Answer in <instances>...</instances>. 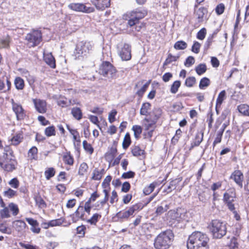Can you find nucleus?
<instances>
[{"mask_svg":"<svg viewBox=\"0 0 249 249\" xmlns=\"http://www.w3.org/2000/svg\"><path fill=\"white\" fill-rule=\"evenodd\" d=\"M169 209V205L167 204H164V202H162L161 206H159L157 207L156 213L157 215H161L167 211Z\"/></svg>","mask_w":249,"mask_h":249,"instance_id":"obj_30","label":"nucleus"},{"mask_svg":"<svg viewBox=\"0 0 249 249\" xmlns=\"http://www.w3.org/2000/svg\"><path fill=\"white\" fill-rule=\"evenodd\" d=\"M11 103L12 109L16 115L17 120H23L25 116V113L21 105L15 103L13 99H11Z\"/></svg>","mask_w":249,"mask_h":249,"instance_id":"obj_11","label":"nucleus"},{"mask_svg":"<svg viewBox=\"0 0 249 249\" xmlns=\"http://www.w3.org/2000/svg\"><path fill=\"white\" fill-rule=\"evenodd\" d=\"M144 207L142 203H138L130 207L128 209L124 212L120 211L116 214V216L120 219H127L130 216L140 211Z\"/></svg>","mask_w":249,"mask_h":249,"instance_id":"obj_7","label":"nucleus"},{"mask_svg":"<svg viewBox=\"0 0 249 249\" xmlns=\"http://www.w3.org/2000/svg\"><path fill=\"white\" fill-rule=\"evenodd\" d=\"M201 44L197 41H195L192 47V51L195 53H198L199 52Z\"/></svg>","mask_w":249,"mask_h":249,"instance_id":"obj_61","label":"nucleus"},{"mask_svg":"<svg viewBox=\"0 0 249 249\" xmlns=\"http://www.w3.org/2000/svg\"><path fill=\"white\" fill-rule=\"evenodd\" d=\"M71 113L73 117L77 120H80L82 118L83 114L79 107H73L71 109Z\"/></svg>","mask_w":249,"mask_h":249,"instance_id":"obj_27","label":"nucleus"},{"mask_svg":"<svg viewBox=\"0 0 249 249\" xmlns=\"http://www.w3.org/2000/svg\"><path fill=\"white\" fill-rule=\"evenodd\" d=\"M203 138V133H198L196 134L195 140L193 142V146H197L202 142Z\"/></svg>","mask_w":249,"mask_h":249,"instance_id":"obj_45","label":"nucleus"},{"mask_svg":"<svg viewBox=\"0 0 249 249\" xmlns=\"http://www.w3.org/2000/svg\"><path fill=\"white\" fill-rule=\"evenodd\" d=\"M210 84L209 79L207 77H203L200 80L199 87L200 89H204L205 88L208 87Z\"/></svg>","mask_w":249,"mask_h":249,"instance_id":"obj_44","label":"nucleus"},{"mask_svg":"<svg viewBox=\"0 0 249 249\" xmlns=\"http://www.w3.org/2000/svg\"><path fill=\"white\" fill-rule=\"evenodd\" d=\"M196 82V78L194 76H190L186 78L185 82V85L188 87H192Z\"/></svg>","mask_w":249,"mask_h":249,"instance_id":"obj_51","label":"nucleus"},{"mask_svg":"<svg viewBox=\"0 0 249 249\" xmlns=\"http://www.w3.org/2000/svg\"><path fill=\"white\" fill-rule=\"evenodd\" d=\"M117 111L115 109H112L108 114V121L110 123H112L115 121V116Z\"/></svg>","mask_w":249,"mask_h":249,"instance_id":"obj_56","label":"nucleus"},{"mask_svg":"<svg viewBox=\"0 0 249 249\" xmlns=\"http://www.w3.org/2000/svg\"><path fill=\"white\" fill-rule=\"evenodd\" d=\"M45 134L48 137L54 136L55 135V130L54 126H50L46 128Z\"/></svg>","mask_w":249,"mask_h":249,"instance_id":"obj_48","label":"nucleus"},{"mask_svg":"<svg viewBox=\"0 0 249 249\" xmlns=\"http://www.w3.org/2000/svg\"><path fill=\"white\" fill-rule=\"evenodd\" d=\"M131 143L130 136L128 133H127L124 138L123 142V147L124 149H127Z\"/></svg>","mask_w":249,"mask_h":249,"instance_id":"obj_39","label":"nucleus"},{"mask_svg":"<svg viewBox=\"0 0 249 249\" xmlns=\"http://www.w3.org/2000/svg\"><path fill=\"white\" fill-rule=\"evenodd\" d=\"M226 98V93L225 90L221 91L218 94L216 102V110L217 111V108L220 107L223 101Z\"/></svg>","mask_w":249,"mask_h":249,"instance_id":"obj_23","label":"nucleus"},{"mask_svg":"<svg viewBox=\"0 0 249 249\" xmlns=\"http://www.w3.org/2000/svg\"><path fill=\"white\" fill-rule=\"evenodd\" d=\"M120 56L123 60L127 61L131 59V48L129 45L124 44L119 52Z\"/></svg>","mask_w":249,"mask_h":249,"instance_id":"obj_15","label":"nucleus"},{"mask_svg":"<svg viewBox=\"0 0 249 249\" xmlns=\"http://www.w3.org/2000/svg\"><path fill=\"white\" fill-rule=\"evenodd\" d=\"M132 153L133 156L138 157L143 155L144 150L141 149L139 146H134L132 147Z\"/></svg>","mask_w":249,"mask_h":249,"instance_id":"obj_38","label":"nucleus"},{"mask_svg":"<svg viewBox=\"0 0 249 249\" xmlns=\"http://www.w3.org/2000/svg\"><path fill=\"white\" fill-rule=\"evenodd\" d=\"M14 84L16 88L18 90L23 89L25 86L23 79L20 77H16L14 80Z\"/></svg>","mask_w":249,"mask_h":249,"instance_id":"obj_28","label":"nucleus"},{"mask_svg":"<svg viewBox=\"0 0 249 249\" xmlns=\"http://www.w3.org/2000/svg\"><path fill=\"white\" fill-rule=\"evenodd\" d=\"M16 164V161L12 158L10 159L9 162L6 164H4L0 161V167L4 170L8 172H11L13 170L15 169Z\"/></svg>","mask_w":249,"mask_h":249,"instance_id":"obj_20","label":"nucleus"},{"mask_svg":"<svg viewBox=\"0 0 249 249\" xmlns=\"http://www.w3.org/2000/svg\"><path fill=\"white\" fill-rule=\"evenodd\" d=\"M63 160L64 162L67 164L72 165L73 164V159L71 155L70 152L67 153L63 155Z\"/></svg>","mask_w":249,"mask_h":249,"instance_id":"obj_34","label":"nucleus"},{"mask_svg":"<svg viewBox=\"0 0 249 249\" xmlns=\"http://www.w3.org/2000/svg\"><path fill=\"white\" fill-rule=\"evenodd\" d=\"M101 214L95 213L92 216V217L90 219L87 220V222L90 224L91 225H96L97 222L101 218Z\"/></svg>","mask_w":249,"mask_h":249,"instance_id":"obj_32","label":"nucleus"},{"mask_svg":"<svg viewBox=\"0 0 249 249\" xmlns=\"http://www.w3.org/2000/svg\"><path fill=\"white\" fill-rule=\"evenodd\" d=\"M132 130L134 131V134L135 138L138 139L142 132V128L141 126L138 125H133L132 127Z\"/></svg>","mask_w":249,"mask_h":249,"instance_id":"obj_46","label":"nucleus"},{"mask_svg":"<svg viewBox=\"0 0 249 249\" xmlns=\"http://www.w3.org/2000/svg\"><path fill=\"white\" fill-rule=\"evenodd\" d=\"M206 35V30L203 28L201 29L197 34V38L200 40H203L205 38Z\"/></svg>","mask_w":249,"mask_h":249,"instance_id":"obj_59","label":"nucleus"},{"mask_svg":"<svg viewBox=\"0 0 249 249\" xmlns=\"http://www.w3.org/2000/svg\"><path fill=\"white\" fill-rule=\"evenodd\" d=\"M143 127L145 131H147V133L145 134L146 136L148 138H151L152 136L153 132L155 130L157 123L153 122L152 121H144Z\"/></svg>","mask_w":249,"mask_h":249,"instance_id":"obj_19","label":"nucleus"},{"mask_svg":"<svg viewBox=\"0 0 249 249\" xmlns=\"http://www.w3.org/2000/svg\"><path fill=\"white\" fill-rule=\"evenodd\" d=\"M147 15V11L143 8H136L128 11L123 15V18L127 20V24L132 27L139 22Z\"/></svg>","mask_w":249,"mask_h":249,"instance_id":"obj_3","label":"nucleus"},{"mask_svg":"<svg viewBox=\"0 0 249 249\" xmlns=\"http://www.w3.org/2000/svg\"><path fill=\"white\" fill-rule=\"evenodd\" d=\"M221 185H222L221 182L218 181V182L213 183V185L211 186V188L212 190L213 191V196L214 198H215V196L216 194L215 193V191L216 190L219 189L221 187Z\"/></svg>","mask_w":249,"mask_h":249,"instance_id":"obj_58","label":"nucleus"},{"mask_svg":"<svg viewBox=\"0 0 249 249\" xmlns=\"http://www.w3.org/2000/svg\"><path fill=\"white\" fill-rule=\"evenodd\" d=\"M174 234L171 230H166L160 233L155 238L154 247L156 249H167L172 244Z\"/></svg>","mask_w":249,"mask_h":249,"instance_id":"obj_2","label":"nucleus"},{"mask_svg":"<svg viewBox=\"0 0 249 249\" xmlns=\"http://www.w3.org/2000/svg\"><path fill=\"white\" fill-rule=\"evenodd\" d=\"M37 148L36 146H33L28 151V156L31 160H37Z\"/></svg>","mask_w":249,"mask_h":249,"instance_id":"obj_29","label":"nucleus"},{"mask_svg":"<svg viewBox=\"0 0 249 249\" xmlns=\"http://www.w3.org/2000/svg\"><path fill=\"white\" fill-rule=\"evenodd\" d=\"M83 147L85 151L91 154L93 152V148L90 144L88 143L86 141H84L83 142Z\"/></svg>","mask_w":249,"mask_h":249,"instance_id":"obj_52","label":"nucleus"},{"mask_svg":"<svg viewBox=\"0 0 249 249\" xmlns=\"http://www.w3.org/2000/svg\"><path fill=\"white\" fill-rule=\"evenodd\" d=\"M68 7L77 12L90 13L94 11V8L91 7H87L84 4L81 3H72L68 5Z\"/></svg>","mask_w":249,"mask_h":249,"instance_id":"obj_9","label":"nucleus"},{"mask_svg":"<svg viewBox=\"0 0 249 249\" xmlns=\"http://www.w3.org/2000/svg\"><path fill=\"white\" fill-rule=\"evenodd\" d=\"M43 57L45 62L52 68H55V60L51 53H43Z\"/></svg>","mask_w":249,"mask_h":249,"instance_id":"obj_21","label":"nucleus"},{"mask_svg":"<svg viewBox=\"0 0 249 249\" xmlns=\"http://www.w3.org/2000/svg\"><path fill=\"white\" fill-rule=\"evenodd\" d=\"M23 74L25 75V77L27 78V80L29 84L32 87L36 81V78L34 76L30 75L29 74L27 71L23 72Z\"/></svg>","mask_w":249,"mask_h":249,"instance_id":"obj_49","label":"nucleus"},{"mask_svg":"<svg viewBox=\"0 0 249 249\" xmlns=\"http://www.w3.org/2000/svg\"><path fill=\"white\" fill-rule=\"evenodd\" d=\"M19 181L17 178H13L9 182V184L14 188H18L19 186Z\"/></svg>","mask_w":249,"mask_h":249,"instance_id":"obj_64","label":"nucleus"},{"mask_svg":"<svg viewBox=\"0 0 249 249\" xmlns=\"http://www.w3.org/2000/svg\"><path fill=\"white\" fill-rule=\"evenodd\" d=\"M33 103L36 111L40 113H45L46 112L47 103L45 100L40 99H34L33 100Z\"/></svg>","mask_w":249,"mask_h":249,"instance_id":"obj_14","label":"nucleus"},{"mask_svg":"<svg viewBox=\"0 0 249 249\" xmlns=\"http://www.w3.org/2000/svg\"><path fill=\"white\" fill-rule=\"evenodd\" d=\"M55 173V170L53 167L49 168L44 172L45 178L47 180H49L51 178L53 177Z\"/></svg>","mask_w":249,"mask_h":249,"instance_id":"obj_42","label":"nucleus"},{"mask_svg":"<svg viewBox=\"0 0 249 249\" xmlns=\"http://www.w3.org/2000/svg\"><path fill=\"white\" fill-rule=\"evenodd\" d=\"M104 172L105 170L104 169L99 170L97 168H95L93 171L91 179L94 180H100L102 178Z\"/></svg>","mask_w":249,"mask_h":249,"instance_id":"obj_25","label":"nucleus"},{"mask_svg":"<svg viewBox=\"0 0 249 249\" xmlns=\"http://www.w3.org/2000/svg\"><path fill=\"white\" fill-rule=\"evenodd\" d=\"M209 238L205 233L195 231L188 238V249H208Z\"/></svg>","mask_w":249,"mask_h":249,"instance_id":"obj_1","label":"nucleus"},{"mask_svg":"<svg viewBox=\"0 0 249 249\" xmlns=\"http://www.w3.org/2000/svg\"><path fill=\"white\" fill-rule=\"evenodd\" d=\"M9 208L10 210L12 212V214L13 215L15 216L18 214L19 210L17 205L13 203H11L9 204Z\"/></svg>","mask_w":249,"mask_h":249,"instance_id":"obj_53","label":"nucleus"},{"mask_svg":"<svg viewBox=\"0 0 249 249\" xmlns=\"http://www.w3.org/2000/svg\"><path fill=\"white\" fill-rule=\"evenodd\" d=\"M196 71L199 75H201L206 72L207 67L205 64H200L195 69Z\"/></svg>","mask_w":249,"mask_h":249,"instance_id":"obj_37","label":"nucleus"},{"mask_svg":"<svg viewBox=\"0 0 249 249\" xmlns=\"http://www.w3.org/2000/svg\"><path fill=\"white\" fill-rule=\"evenodd\" d=\"M0 214L2 218H8L10 217L9 209L5 206L3 209L0 211Z\"/></svg>","mask_w":249,"mask_h":249,"instance_id":"obj_54","label":"nucleus"},{"mask_svg":"<svg viewBox=\"0 0 249 249\" xmlns=\"http://www.w3.org/2000/svg\"><path fill=\"white\" fill-rule=\"evenodd\" d=\"M178 214L179 215V222L182 220L188 221L187 213L186 210L178 208Z\"/></svg>","mask_w":249,"mask_h":249,"instance_id":"obj_33","label":"nucleus"},{"mask_svg":"<svg viewBox=\"0 0 249 249\" xmlns=\"http://www.w3.org/2000/svg\"><path fill=\"white\" fill-rule=\"evenodd\" d=\"M13 227L18 231H23L26 226V224L22 220H16L13 222Z\"/></svg>","mask_w":249,"mask_h":249,"instance_id":"obj_22","label":"nucleus"},{"mask_svg":"<svg viewBox=\"0 0 249 249\" xmlns=\"http://www.w3.org/2000/svg\"><path fill=\"white\" fill-rule=\"evenodd\" d=\"M17 192L9 188L7 190L4 192V195L9 198L12 197L16 195Z\"/></svg>","mask_w":249,"mask_h":249,"instance_id":"obj_62","label":"nucleus"},{"mask_svg":"<svg viewBox=\"0 0 249 249\" xmlns=\"http://www.w3.org/2000/svg\"><path fill=\"white\" fill-rule=\"evenodd\" d=\"M187 47V43L183 41H178L175 43L174 47L176 50H184Z\"/></svg>","mask_w":249,"mask_h":249,"instance_id":"obj_43","label":"nucleus"},{"mask_svg":"<svg viewBox=\"0 0 249 249\" xmlns=\"http://www.w3.org/2000/svg\"><path fill=\"white\" fill-rule=\"evenodd\" d=\"M22 140L23 136L21 133L16 134L11 139V144L13 145H18L22 142Z\"/></svg>","mask_w":249,"mask_h":249,"instance_id":"obj_26","label":"nucleus"},{"mask_svg":"<svg viewBox=\"0 0 249 249\" xmlns=\"http://www.w3.org/2000/svg\"><path fill=\"white\" fill-rule=\"evenodd\" d=\"M36 205L40 208H44L46 207V204L40 196H37L35 198Z\"/></svg>","mask_w":249,"mask_h":249,"instance_id":"obj_50","label":"nucleus"},{"mask_svg":"<svg viewBox=\"0 0 249 249\" xmlns=\"http://www.w3.org/2000/svg\"><path fill=\"white\" fill-rule=\"evenodd\" d=\"M236 197L235 190L234 188H230L224 194L223 200L228 208L231 211L234 210V205L233 202Z\"/></svg>","mask_w":249,"mask_h":249,"instance_id":"obj_8","label":"nucleus"},{"mask_svg":"<svg viewBox=\"0 0 249 249\" xmlns=\"http://www.w3.org/2000/svg\"><path fill=\"white\" fill-rule=\"evenodd\" d=\"M178 212V209L177 210H170L168 212L169 216L173 220H176L178 222H179V215L177 214Z\"/></svg>","mask_w":249,"mask_h":249,"instance_id":"obj_41","label":"nucleus"},{"mask_svg":"<svg viewBox=\"0 0 249 249\" xmlns=\"http://www.w3.org/2000/svg\"><path fill=\"white\" fill-rule=\"evenodd\" d=\"M42 40V33L40 30L38 29H33L25 37L26 44L29 48L38 46Z\"/></svg>","mask_w":249,"mask_h":249,"instance_id":"obj_5","label":"nucleus"},{"mask_svg":"<svg viewBox=\"0 0 249 249\" xmlns=\"http://www.w3.org/2000/svg\"><path fill=\"white\" fill-rule=\"evenodd\" d=\"M148 114L149 115V117L148 118H145L143 121H152L153 122L157 123L162 114V110L159 107L154 108Z\"/></svg>","mask_w":249,"mask_h":249,"instance_id":"obj_16","label":"nucleus"},{"mask_svg":"<svg viewBox=\"0 0 249 249\" xmlns=\"http://www.w3.org/2000/svg\"><path fill=\"white\" fill-rule=\"evenodd\" d=\"M93 48V45L90 42L81 41L77 43L74 51L75 58H80L89 53Z\"/></svg>","mask_w":249,"mask_h":249,"instance_id":"obj_6","label":"nucleus"},{"mask_svg":"<svg viewBox=\"0 0 249 249\" xmlns=\"http://www.w3.org/2000/svg\"><path fill=\"white\" fill-rule=\"evenodd\" d=\"M9 38L6 37L5 39H0V48H8L9 45Z\"/></svg>","mask_w":249,"mask_h":249,"instance_id":"obj_57","label":"nucleus"},{"mask_svg":"<svg viewBox=\"0 0 249 249\" xmlns=\"http://www.w3.org/2000/svg\"><path fill=\"white\" fill-rule=\"evenodd\" d=\"M238 110L242 114L249 116V106L246 104H242L238 106Z\"/></svg>","mask_w":249,"mask_h":249,"instance_id":"obj_31","label":"nucleus"},{"mask_svg":"<svg viewBox=\"0 0 249 249\" xmlns=\"http://www.w3.org/2000/svg\"><path fill=\"white\" fill-rule=\"evenodd\" d=\"M97 10L103 11L110 5V0H90Z\"/></svg>","mask_w":249,"mask_h":249,"instance_id":"obj_18","label":"nucleus"},{"mask_svg":"<svg viewBox=\"0 0 249 249\" xmlns=\"http://www.w3.org/2000/svg\"><path fill=\"white\" fill-rule=\"evenodd\" d=\"M178 58L179 56H174L171 53H169L163 64L164 65H167L172 62L177 61Z\"/></svg>","mask_w":249,"mask_h":249,"instance_id":"obj_47","label":"nucleus"},{"mask_svg":"<svg viewBox=\"0 0 249 249\" xmlns=\"http://www.w3.org/2000/svg\"><path fill=\"white\" fill-rule=\"evenodd\" d=\"M115 71L114 67L109 62L106 61L100 66L99 72L103 76H106L107 74H112Z\"/></svg>","mask_w":249,"mask_h":249,"instance_id":"obj_10","label":"nucleus"},{"mask_svg":"<svg viewBox=\"0 0 249 249\" xmlns=\"http://www.w3.org/2000/svg\"><path fill=\"white\" fill-rule=\"evenodd\" d=\"M209 227L214 238H221L226 234V224L219 220H212L210 223Z\"/></svg>","mask_w":249,"mask_h":249,"instance_id":"obj_4","label":"nucleus"},{"mask_svg":"<svg viewBox=\"0 0 249 249\" xmlns=\"http://www.w3.org/2000/svg\"><path fill=\"white\" fill-rule=\"evenodd\" d=\"M11 83L8 76L0 74V92L5 93L9 91Z\"/></svg>","mask_w":249,"mask_h":249,"instance_id":"obj_13","label":"nucleus"},{"mask_svg":"<svg viewBox=\"0 0 249 249\" xmlns=\"http://www.w3.org/2000/svg\"><path fill=\"white\" fill-rule=\"evenodd\" d=\"M89 166L86 162H82L79 167L78 175L83 176L88 171Z\"/></svg>","mask_w":249,"mask_h":249,"instance_id":"obj_36","label":"nucleus"},{"mask_svg":"<svg viewBox=\"0 0 249 249\" xmlns=\"http://www.w3.org/2000/svg\"><path fill=\"white\" fill-rule=\"evenodd\" d=\"M117 152V148L112 147L110 148L109 152L107 154L106 157L107 158L109 157V159H112L115 157Z\"/></svg>","mask_w":249,"mask_h":249,"instance_id":"obj_60","label":"nucleus"},{"mask_svg":"<svg viewBox=\"0 0 249 249\" xmlns=\"http://www.w3.org/2000/svg\"><path fill=\"white\" fill-rule=\"evenodd\" d=\"M74 214L78 218L83 219L84 215L83 207L82 206H79L77 210L75 211Z\"/></svg>","mask_w":249,"mask_h":249,"instance_id":"obj_55","label":"nucleus"},{"mask_svg":"<svg viewBox=\"0 0 249 249\" xmlns=\"http://www.w3.org/2000/svg\"><path fill=\"white\" fill-rule=\"evenodd\" d=\"M180 85L181 82L179 81H175L171 86L170 92L173 94L176 93L178 92Z\"/></svg>","mask_w":249,"mask_h":249,"instance_id":"obj_40","label":"nucleus"},{"mask_svg":"<svg viewBox=\"0 0 249 249\" xmlns=\"http://www.w3.org/2000/svg\"><path fill=\"white\" fill-rule=\"evenodd\" d=\"M207 10L206 8L201 7L199 8H196L194 12V17L197 20V26L200 23L204 21L205 18V15L207 14Z\"/></svg>","mask_w":249,"mask_h":249,"instance_id":"obj_12","label":"nucleus"},{"mask_svg":"<svg viewBox=\"0 0 249 249\" xmlns=\"http://www.w3.org/2000/svg\"><path fill=\"white\" fill-rule=\"evenodd\" d=\"M230 178L233 180L239 187L242 188L244 175L241 171H234L231 175Z\"/></svg>","mask_w":249,"mask_h":249,"instance_id":"obj_17","label":"nucleus"},{"mask_svg":"<svg viewBox=\"0 0 249 249\" xmlns=\"http://www.w3.org/2000/svg\"><path fill=\"white\" fill-rule=\"evenodd\" d=\"M157 185L156 182H153L151 183L149 185L146 186L143 190V193L145 195H148L151 194L154 190L155 187Z\"/></svg>","mask_w":249,"mask_h":249,"instance_id":"obj_35","label":"nucleus"},{"mask_svg":"<svg viewBox=\"0 0 249 249\" xmlns=\"http://www.w3.org/2000/svg\"><path fill=\"white\" fill-rule=\"evenodd\" d=\"M151 105L148 102H145L142 104L140 109V113L141 115L147 116L149 111L150 110Z\"/></svg>","mask_w":249,"mask_h":249,"instance_id":"obj_24","label":"nucleus"},{"mask_svg":"<svg viewBox=\"0 0 249 249\" xmlns=\"http://www.w3.org/2000/svg\"><path fill=\"white\" fill-rule=\"evenodd\" d=\"M195 59L193 56H190L187 57L184 62V65L187 67H190L195 63Z\"/></svg>","mask_w":249,"mask_h":249,"instance_id":"obj_63","label":"nucleus"}]
</instances>
